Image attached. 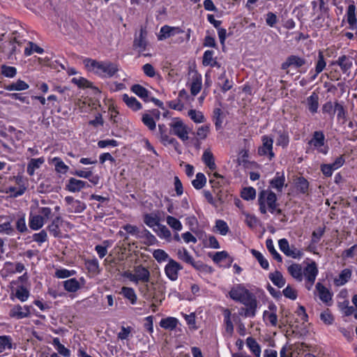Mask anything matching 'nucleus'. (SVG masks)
Returning <instances> with one entry per match:
<instances>
[{"mask_svg":"<svg viewBox=\"0 0 357 357\" xmlns=\"http://www.w3.org/2000/svg\"><path fill=\"white\" fill-rule=\"evenodd\" d=\"M229 297L234 301L243 304L242 307L245 317H255L257 313V301L255 296L242 284L234 286L229 292Z\"/></svg>","mask_w":357,"mask_h":357,"instance_id":"1","label":"nucleus"},{"mask_svg":"<svg viewBox=\"0 0 357 357\" xmlns=\"http://www.w3.org/2000/svg\"><path fill=\"white\" fill-rule=\"evenodd\" d=\"M83 63L87 70L105 77H112L119 71V66L109 61H98L86 58Z\"/></svg>","mask_w":357,"mask_h":357,"instance_id":"2","label":"nucleus"},{"mask_svg":"<svg viewBox=\"0 0 357 357\" xmlns=\"http://www.w3.org/2000/svg\"><path fill=\"white\" fill-rule=\"evenodd\" d=\"M258 202L259 211L263 214H266L267 212L266 206L271 213L275 212L278 206L277 196L271 190H261L258 196Z\"/></svg>","mask_w":357,"mask_h":357,"instance_id":"3","label":"nucleus"},{"mask_svg":"<svg viewBox=\"0 0 357 357\" xmlns=\"http://www.w3.org/2000/svg\"><path fill=\"white\" fill-rule=\"evenodd\" d=\"M123 276L136 284L139 282L146 284L150 280L151 274L148 268L142 265H138L134 267L133 271H125Z\"/></svg>","mask_w":357,"mask_h":357,"instance_id":"4","label":"nucleus"},{"mask_svg":"<svg viewBox=\"0 0 357 357\" xmlns=\"http://www.w3.org/2000/svg\"><path fill=\"white\" fill-rule=\"evenodd\" d=\"M170 132L177 136L182 141L188 139L189 129L188 126L178 118H175L169 123Z\"/></svg>","mask_w":357,"mask_h":357,"instance_id":"5","label":"nucleus"},{"mask_svg":"<svg viewBox=\"0 0 357 357\" xmlns=\"http://www.w3.org/2000/svg\"><path fill=\"white\" fill-rule=\"evenodd\" d=\"M142 296L148 301H155L162 303L165 299V294L162 289H151L148 284L139 289Z\"/></svg>","mask_w":357,"mask_h":357,"instance_id":"6","label":"nucleus"},{"mask_svg":"<svg viewBox=\"0 0 357 357\" xmlns=\"http://www.w3.org/2000/svg\"><path fill=\"white\" fill-rule=\"evenodd\" d=\"M325 135L322 131H314L308 144L324 155L328 152V146H325Z\"/></svg>","mask_w":357,"mask_h":357,"instance_id":"7","label":"nucleus"},{"mask_svg":"<svg viewBox=\"0 0 357 357\" xmlns=\"http://www.w3.org/2000/svg\"><path fill=\"white\" fill-rule=\"evenodd\" d=\"M177 257L178 259L188 264H190L196 270L204 271L206 268V265L202 261H195L192 256L185 248H180L177 250Z\"/></svg>","mask_w":357,"mask_h":357,"instance_id":"8","label":"nucleus"},{"mask_svg":"<svg viewBox=\"0 0 357 357\" xmlns=\"http://www.w3.org/2000/svg\"><path fill=\"white\" fill-rule=\"evenodd\" d=\"M31 305H20L19 304L12 305L8 315L10 318L15 319H22L29 317L31 315Z\"/></svg>","mask_w":357,"mask_h":357,"instance_id":"9","label":"nucleus"},{"mask_svg":"<svg viewBox=\"0 0 357 357\" xmlns=\"http://www.w3.org/2000/svg\"><path fill=\"white\" fill-rule=\"evenodd\" d=\"M280 250L287 257L299 259L303 256L301 250L297 249L294 245L289 246V242L286 238L280 239L278 241Z\"/></svg>","mask_w":357,"mask_h":357,"instance_id":"10","label":"nucleus"},{"mask_svg":"<svg viewBox=\"0 0 357 357\" xmlns=\"http://www.w3.org/2000/svg\"><path fill=\"white\" fill-rule=\"evenodd\" d=\"M262 146L259 147L258 149V154L259 155H268L270 160H271L274 157L275 154L273 151V139L272 137H270L267 135H264L261 137Z\"/></svg>","mask_w":357,"mask_h":357,"instance_id":"11","label":"nucleus"},{"mask_svg":"<svg viewBox=\"0 0 357 357\" xmlns=\"http://www.w3.org/2000/svg\"><path fill=\"white\" fill-rule=\"evenodd\" d=\"M183 269V266L173 259H169L165 267L166 276L172 281H176L178 277V272Z\"/></svg>","mask_w":357,"mask_h":357,"instance_id":"12","label":"nucleus"},{"mask_svg":"<svg viewBox=\"0 0 357 357\" xmlns=\"http://www.w3.org/2000/svg\"><path fill=\"white\" fill-rule=\"evenodd\" d=\"M65 202L69 206L68 211L70 213H82L86 208L85 203L78 199H75L71 196L65 197Z\"/></svg>","mask_w":357,"mask_h":357,"instance_id":"13","label":"nucleus"},{"mask_svg":"<svg viewBox=\"0 0 357 357\" xmlns=\"http://www.w3.org/2000/svg\"><path fill=\"white\" fill-rule=\"evenodd\" d=\"M184 31L180 27L169 26L165 25L161 27L160 33L158 36L159 40H163L170 37L183 33Z\"/></svg>","mask_w":357,"mask_h":357,"instance_id":"14","label":"nucleus"},{"mask_svg":"<svg viewBox=\"0 0 357 357\" xmlns=\"http://www.w3.org/2000/svg\"><path fill=\"white\" fill-rule=\"evenodd\" d=\"M306 62V59L303 57L296 55H290L286 59L285 61L282 63L281 68L282 70H287L291 66L295 68H299L304 66Z\"/></svg>","mask_w":357,"mask_h":357,"instance_id":"15","label":"nucleus"},{"mask_svg":"<svg viewBox=\"0 0 357 357\" xmlns=\"http://www.w3.org/2000/svg\"><path fill=\"white\" fill-rule=\"evenodd\" d=\"M89 186L87 182L71 177L66 185V189L70 192H77Z\"/></svg>","mask_w":357,"mask_h":357,"instance_id":"16","label":"nucleus"},{"mask_svg":"<svg viewBox=\"0 0 357 357\" xmlns=\"http://www.w3.org/2000/svg\"><path fill=\"white\" fill-rule=\"evenodd\" d=\"M318 274V269L315 262L309 264L303 270V275L308 283L314 284Z\"/></svg>","mask_w":357,"mask_h":357,"instance_id":"17","label":"nucleus"},{"mask_svg":"<svg viewBox=\"0 0 357 357\" xmlns=\"http://www.w3.org/2000/svg\"><path fill=\"white\" fill-rule=\"evenodd\" d=\"M332 65L339 66L343 73H347L353 66L352 59L347 55H342L335 61H333Z\"/></svg>","mask_w":357,"mask_h":357,"instance_id":"18","label":"nucleus"},{"mask_svg":"<svg viewBox=\"0 0 357 357\" xmlns=\"http://www.w3.org/2000/svg\"><path fill=\"white\" fill-rule=\"evenodd\" d=\"M284 182L285 176L284 173L277 172L274 178L270 181L269 184L278 192H281L284 185Z\"/></svg>","mask_w":357,"mask_h":357,"instance_id":"19","label":"nucleus"},{"mask_svg":"<svg viewBox=\"0 0 357 357\" xmlns=\"http://www.w3.org/2000/svg\"><path fill=\"white\" fill-rule=\"evenodd\" d=\"M45 220L40 215L30 214L29 218V226L31 229L37 231L40 229L45 224Z\"/></svg>","mask_w":357,"mask_h":357,"instance_id":"20","label":"nucleus"},{"mask_svg":"<svg viewBox=\"0 0 357 357\" xmlns=\"http://www.w3.org/2000/svg\"><path fill=\"white\" fill-rule=\"evenodd\" d=\"M223 316H224V324L225 327V332L229 335L231 336L234 333V324L232 323L231 312L229 309L224 308L223 310Z\"/></svg>","mask_w":357,"mask_h":357,"instance_id":"21","label":"nucleus"},{"mask_svg":"<svg viewBox=\"0 0 357 357\" xmlns=\"http://www.w3.org/2000/svg\"><path fill=\"white\" fill-rule=\"evenodd\" d=\"M326 66V62L324 59V55L322 51L319 50L318 52L317 60L315 65V73L312 75L311 80H314L317 75L321 73Z\"/></svg>","mask_w":357,"mask_h":357,"instance_id":"22","label":"nucleus"},{"mask_svg":"<svg viewBox=\"0 0 357 357\" xmlns=\"http://www.w3.org/2000/svg\"><path fill=\"white\" fill-rule=\"evenodd\" d=\"M288 273L292 278L298 282H301L303 278V270L299 264H292L287 268Z\"/></svg>","mask_w":357,"mask_h":357,"instance_id":"23","label":"nucleus"},{"mask_svg":"<svg viewBox=\"0 0 357 357\" xmlns=\"http://www.w3.org/2000/svg\"><path fill=\"white\" fill-rule=\"evenodd\" d=\"M61 222V216H56L53 219L51 223L47 227V229L55 238L61 236L60 224Z\"/></svg>","mask_w":357,"mask_h":357,"instance_id":"24","label":"nucleus"},{"mask_svg":"<svg viewBox=\"0 0 357 357\" xmlns=\"http://www.w3.org/2000/svg\"><path fill=\"white\" fill-rule=\"evenodd\" d=\"M146 33L143 29L140 30L139 35L137 37L133 43V46L135 49H137L139 52H142L146 50Z\"/></svg>","mask_w":357,"mask_h":357,"instance_id":"25","label":"nucleus"},{"mask_svg":"<svg viewBox=\"0 0 357 357\" xmlns=\"http://www.w3.org/2000/svg\"><path fill=\"white\" fill-rule=\"evenodd\" d=\"M45 162L44 157L31 158L27 165L26 172L29 176H33L35 171L39 169Z\"/></svg>","mask_w":357,"mask_h":357,"instance_id":"26","label":"nucleus"},{"mask_svg":"<svg viewBox=\"0 0 357 357\" xmlns=\"http://www.w3.org/2000/svg\"><path fill=\"white\" fill-rule=\"evenodd\" d=\"M316 289L319 292V298L322 302L328 303L332 300V294L321 283L317 282Z\"/></svg>","mask_w":357,"mask_h":357,"instance_id":"27","label":"nucleus"},{"mask_svg":"<svg viewBox=\"0 0 357 357\" xmlns=\"http://www.w3.org/2000/svg\"><path fill=\"white\" fill-rule=\"evenodd\" d=\"M144 222L149 227L153 228L155 226L158 227L160 224V217L155 213H146L143 216Z\"/></svg>","mask_w":357,"mask_h":357,"instance_id":"28","label":"nucleus"},{"mask_svg":"<svg viewBox=\"0 0 357 357\" xmlns=\"http://www.w3.org/2000/svg\"><path fill=\"white\" fill-rule=\"evenodd\" d=\"M356 6L354 4H350L348 6L347 11V22L349 24V28L352 30L357 29V19L355 15Z\"/></svg>","mask_w":357,"mask_h":357,"instance_id":"29","label":"nucleus"},{"mask_svg":"<svg viewBox=\"0 0 357 357\" xmlns=\"http://www.w3.org/2000/svg\"><path fill=\"white\" fill-rule=\"evenodd\" d=\"M306 102L309 111L312 114L317 113L319 108L318 94L315 92L312 93V94L307 98Z\"/></svg>","mask_w":357,"mask_h":357,"instance_id":"30","label":"nucleus"},{"mask_svg":"<svg viewBox=\"0 0 357 357\" xmlns=\"http://www.w3.org/2000/svg\"><path fill=\"white\" fill-rule=\"evenodd\" d=\"M122 99L126 105L133 111H138L142 107V104L135 97L123 94Z\"/></svg>","mask_w":357,"mask_h":357,"instance_id":"31","label":"nucleus"},{"mask_svg":"<svg viewBox=\"0 0 357 357\" xmlns=\"http://www.w3.org/2000/svg\"><path fill=\"white\" fill-rule=\"evenodd\" d=\"M13 179L15 180L17 185H19L17 192L14 195L15 197H20L24 194L27 189V181L25 180L23 176L17 175L15 176H13Z\"/></svg>","mask_w":357,"mask_h":357,"instance_id":"32","label":"nucleus"},{"mask_svg":"<svg viewBox=\"0 0 357 357\" xmlns=\"http://www.w3.org/2000/svg\"><path fill=\"white\" fill-rule=\"evenodd\" d=\"M202 77L200 75L195 74L192 78L190 84V93L192 96H197L202 89Z\"/></svg>","mask_w":357,"mask_h":357,"instance_id":"33","label":"nucleus"},{"mask_svg":"<svg viewBox=\"0 0 357 357\" xmlns=\"http://www.w3.org/2000/svg\"><path fill=\"white\" fill-rule=\"evenodd\" d=\"M268 278L274 285L279 288L284 287L286 282V280L282 276V273L278 271H275L273 273H270L268 275Z\"/></svg>","mask_w":357,"mask_h":357,"instance_id":"34","label":"nucleus"},{"mask_svg":"<svg viewBox=\"0 0 357 357\" xmlns=\"http://www.w3.org/2000/svg\"><path fill=\"white\" fill-rule=\"evenodd\" d=\"M29 88V85L22 79H17L15 82L6 85L4 89L7 91H24Z\"/></svg>","mask_w":357,"mask_h":357,"instance_id":"35","label":"nucleus"},{"mask_svg":"<svg viewBox=\"0 0 357 357\" xmlns=\"http://www.w3.org/2000/svg\"><path fill=\"white\" fill-rule=\"evenodd\" d=\"M246 344L255 357H260L261 347L255 338L252 337H248L246 339Z\"/></svg>","mask_w":357,"mask_h":357,"instance_id":"36","label":"nucleus"},{"mask_svg":"<svg viewBox=\"0 0 357 357\" xmlns=\"http://www.w3.org/2000/svg\"><path fill=\"white\" fill-rule=\"evenodd\" d=\"M52 164L54 166L55 171L59 174H64L69 169V167L59 157L53 158L52 159Z\"/></svg>","mask_w":357,"mask_h":357,"instance_id":"37","label":"nucleus"},{"mask_svg":"<svg viewBox=\"0 0 357 357\" xmlns=\"http://www.w3.org/2000/svg\"><path fill=\"white\" fill-rule=\"evenodd\" d=\"M131 91L138 96L139 98H142L145 102H149V91L142 86L140 84H134L131 87Z\"/></svg>","mask_w":357,"mask_h":357,"instance_id":"38","label":"nucleus"},{"mask_svg":"<svg viewBox=\"0 0 357 357\" xmlns=\"http://www.w3.org/2000/svg\"><path fill=\"white\" fill-rule=\"evenodd\" d=\"M153 231L160 238L165 239L168 242L172 241L171 231L165 225H160L158 229H153Z\"/></svg>","mask_w":357,"mask_h":357,"instance_id":"39","label":"nucleus"},{"mask_svg":"<svg viewBox=\"0 0 357 357\" xmlns=\"http://www.w3.org/2000/svg\"><path fill=\"white\" fill-rule=\"evenodd\" d=\"M202 160L206 166H207L211 170L213 171L216 169L213 155L210 151L206 150L204 152L202 155Z\"/></svg>","mask_w":357,"mask_h":357,"instance_id":"40","label":"nucleus"},{"mask_svg":"<svg viewBox=\"0 0 357 357\" xmlns=\"http://www.w3.org/2000/svg\"><path fill=\"white\" fill-rule=\"evenodd\" d=\"M121 294L128 300L130 301L131 304L134 305L137 303V294L134 289L131 287H123L121 288Z\"/></svg>","mask_w":357,"mask_h":357,"instance_id":"41","label":"nucleus"},{"mask_svg":"<svg viewBox=\"0 0 357 357\" xmlns=\"http://www.w3.org/2000/svg\"><path fill=\"white\" fill-rule=\"evenodd\" d=\"M225 179L224 176L219 174L217 172H215L213 174V177L210 178L209 183L211 185L212 188L214 192L218 190L220 186L225 184Z\"/></svg>","mask_w":357,"mask_h":357,"instance_id":"42","label":"nucleus"},{"mask_svg":"<svg viewBox=\"0 0 357 357\" xmlns=\"http://www.w3.org/2000/svg\"><path fill=\"white\" fill-rule=\"evenodd\" d=\"M63 287L68 292H76L80 289V284L76 278H70L63 282Z\"/></svg>","mask_w":357,"mask_h":357,"instance_id":"43","label":"nucleus"},{"mask_svg":"<svg viewBox=\"0 0 357 357\" xmlns=\"http://www.w3.org/2000/svg\"><path fill=\"white\" fill-rule=\"evenodd\" d=\"M16 229L21 234L28 231L24 213H19L17 215V220L15 222Z\"/></svg>","mask_w":357,"mask_h":357,"instance_id":"44","label":"nucleus"},{"mask_svg":"<svg viewBox=\"0 0 357 357\" xmlns=\"http://www.w3.org/2000/svg\"><path fill=\"white\" fill-rule=\"evenodd\" d=\"M178 324V319L174 317H167L165 319H162L160 322V326L165 328L169 330L174 329Z\"/></svg>","mask_w":357,"mask_h":357,"instance_id":"45","label":"nucleus"},{"mask_svg":"<svg viewBox=\"0 0 357 357\" xmlns=\"http://www.w3.org/2000/svg\"><path fill=\"white\" fill-rule=\"evenodd\" d=\"M52 344L56 347V349L60 355L64 357H70V351L60 342L58 337L53 339Z\"/></svg>","mask_w":357,"mask_h":357,"instance_id":"46","label":"nucleus"},{"mask_svg":"<svg viewBox=\"0 0 357 357\" xmlns=\"http://www.w3.org/2000/svg\"><path fill=\"white\" fill-rule=\"evenodd\" d=\"M13 348V338L9 335H0V354Z\"/></svg>","mask_w":357,"mask_h":357,"instance_id":"47","label":"nucleus"},{"mask_svg":"<svg viewBox=\"0 0 357 357\" xmlns=\"http://www.w3.org/2000/svg\"><path fill=\"white\" fill-rule=\"evenodd\" d=\"M334 112H337V120H342V123L347 121V110L343 105L339 102H335L334 104Z\"/></svg>","mask_w":357,"mask_h":357,"instance_id":"48","label":"nucleus"},{"mask_svg":"<svg viewBox=\"0 0 357 357\" xmlns=\"http://www.w3.org/2000/svg\"><path fill=\"white\" fill-rule=\"evenodd\" d=\"M351 276V271L345 268L339 275V278L335 280V283L337 286L344 285L350 279Z\"/></svg>","mask_w":357,"mask_h":357,"instance_id":"49","label":"nucleus"},{"mask_svg":"<svg viewBox=\"0 0 357 357\" xmlns=\"http://www.w3.org/2000/svg\"><path fill=\"white\" fill-rule=\"evenodd\" d=\"M266 245L267 250L271 254L273 259H275L276 261H278V262L281 263L282 261V257L275 250L272 239H271V238L267 239L266 241Z\"/></svg>","mask_w":357,"mask_h":357,"instance_id":"50","label":"nucleus"},{"mask_svg":"<svg viewBox=\"0 0 357 357\" xmlns=\"http://www.w3.org/2000/svg\"><path fill=\"white\" fill-rule=\"evenodd\" d=\"M224 119V114L220 108H215L213 110V120L214 121L216 129H220Z\"/></svg>","mask_w":357,"mask_h":357,"instance_id":"51","label":"nucleus"},{"mask_svg":"<svg viewBox=\"0 0 357 357\" xmlns=\"http://www.w3.org/2000/svg\"><path fill=\"white\" fill-rule=\"evenodd\" d=\"M142 121L150 130H155V121L153 119V116H151V114H143L142 116Z\"/></svg>","mask_w":357,"mask_h":357,"instance_id":"52","label":"nucleus"},{"mask_svg":"<svg viewBox=\"0 0 357 357\" xmlns=\"http://www.w3.org/2000/svg\"><path fill=\"white\" fill-rule=\"evenodd\" d=\"M206 183V178L203 173H197L196 177L192 181L193 187L197 190L202 189Z\"/></svg>","mask_w":357,"mask_h":357,"instance_id":"53","label":"nucleus"},{"mask_svg":"<svg viewBox=\"0 0 357 357\" xmlns=\"http://www.w3.org/2000/svg\"><path fill=\"white\" fill-rule=\"evenodd\" d=\"M85 265L90 273H98L100 272L99 262L96 258L86 260Z\"/></svg>","mask_w":357,"mask_h":357,"instance_id":"54","label":"nucleus"},{"mask_svg":"<svg viewBox=\"0 0 357 357\" xmlns=\"http://www.w3.org/2000/svg\"><path fill=\"white\" fill-rule=\"evenodd\" d=\"M29 290L24 286L19 287L15 291V297L21 302H25L29 297Z\"/></svg>","mask_w":357,"mask_h":357,"instance_id":"55","label":"nucleus"},{"mask_svg":"<svg viewBox=\"0 0 357 357\" xmlns=\"http://www.w3.org/2000/svg\"><path fill=\"white\" fill-rule=\"evenodd\" d=\"M153 257L158 263H162L166 261H169V259H170L169 255L162 249L155 250L153 252Z\"/></svg>","mask_w":357,"mask_h":357,"instance_id":"56","label":"nucleus"},{"mask_svg":"<svg viewBox=\"0 0 357 357\" xmlns=\"http://www.w3.org/2000/svg\"><path fill=\"white\" fill-rule=\"evenodd\" d=\"M251 253L257 259L260 266L264 269L267 270L268 268V267H269L268 261L266 260V259L264 258V257L260 252H259L255 249H252Z\"/></svg>","mask_w":357,"mask_h":357,"instance_id":"57","label":"nucleus"},{"mask_svg":"<svg viewBox=\"0 0 357 357\" xmlns=\"http://www.w3.org/2000/svg\"><path fill=\"white\" fill-rule=\"evenodd\" d=\"M296 189L301 193H307L309 188V183L304 177H298L296 183Z\"/></svg>","mask_w":357,"mask_h":357,"instance_id":"58","label":"nucleus"},{"mask_svg":"<svg viewBox=\"0 0 357 357\" xmlns=\"http://www.w3.org/2000/svg\"><path fill=\"white\" fill-rule=\"evenodd\" d=\"M166 221L167 225L176 231H181L183 228L181 222L173 216L167 215Z\"/></svg>","mask_w":357,"mask_h":357,"instance_id":"59","label":"nucleus"},{"mask_svg":"<svg viewBox=\"0 0 357 357\" xmlns=\"http://www.w3.org/2000/svg\"><path fill=\"white\" fill-rule=\"evenodd\" d=\"M32 238L33 241L41 245L48 240L47 231L45 229H42L40 232L33 234Z\"/></svg>","mask_w":357,"mask_h":357,"instance_id":"60","label":"nucleus"},{"mask_svg":"<svg viewBox=\"0 0 357 357\" xmlns=\"http://www.w3.org/2000/svg\"><path fill=\"white\" fill-rule=\"evenodd\" d=\"M188 116L195 123H203L205 120L203 113L195 109H190Z\"/></svg>","mask_w":357,"mask_h":357,"instance_id":"61","label":"nucleus"},{"mask_svg":"<svg viewBox=\"0 0 357 357\" xmlns=\"http://www.w3.org/2000/svg\"><path fill=\"white\" fill-rule=\"evenodd\" d=\"M215 227L222 236H225L229 231V228L227 222L222 220H216Z\"/></svg>","mask_w":357,"mask_h":357,"instance_id":"62","label":"nucleus"},{"mask_svg":"<svg viewBox=\"0 0 357 357\" xmlns=\"http://www.w3.org/2000/svg\"><path fill=\"white\" fill-rule=\"evenodd\" d=\"M256 197V190L252 187L245 188L241 192V197L245 200H252Z\"/></svg>","mask_w":357,"mask_h":357,"instance_id":"63","label":"nucleus"},{"mask_svg":"<svg viewBox=\"0 0 357 357\" xmlns=\"http://www.w3.org/2000/svg\"><path fill=\"white\" fill-rule=\"evenodd\" d=\"M1 68L2 75L6 77L13 78L17 74V69L15 67L2 65Z\"/></svg>","mask_w":357,"mask_h":357,"instance_id":"64","label":"nucleus"}]
</instances>
